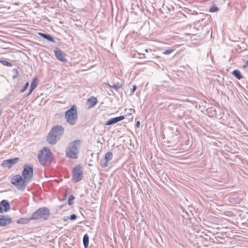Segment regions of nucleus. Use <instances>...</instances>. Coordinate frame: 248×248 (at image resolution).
<instances>
[{
    "label": "nucleus",
    "mask_w": 248,
    "mask_h": 248,
    "mask_svg": "<svg viewBox=\"0 0 248 248\" xmlns=\"http://www.w3.org/2000/svg\"><path fill=\"white\" fill-rule=\"evenodd\" d=\"M11 183L15 186L18 189L24 191L28 182L20 175L14 176L11 181Z\"/></svg>",
    "instance_id": "nucleus-5"
},
{
    "label": "nucleus",
    "mask_w": 248,
    "mask_h": 248,
    "mask_svg": "<svg viewBox=\"0 0 248 248\" xmlns=\"http://www.w3.org/2000/svg\"><path fill=\"white\" fill-rule=\"evenodd\" d=\"M29 85V82H27V83H26L25 84V85H24V87H23V89H21V90L20 92H21V93H23V92H24L27 90V89L28 88Z\"/></svg>",
    "instance_id": "nucleus-29"
},
{
    "label": "nucleus",
    "mask_w": 248,
    "mask_h": 248,
    "mask_svg": "<svg viewBox=\"0 0 248 248\" xmlns=\"http://www.w3.org/2000/svg\"><path fill=\"white\" fill-rule=\"evenodd\" d=\"M218 10V8L217 6L214 5L210 7V12H217Z\"/></svg>",
    "instance_id": "nucleus-28"
},
{
    "label": "nucleus",
    "mask_w": 248,
    "mask_h": 248,
    "mask_svg": "<svg viewBox=\"0 0 248 248\" xmlns=\"http://www.w3.org/2000/svg\"><path fill=\"white\" fill-rule=\"evenodd\" d=\"M174 50H175V49H173V48L169 49H167V50H165V51H164L163 52V53L164 54H166V55H169V54H170V53H172L173 52H174Z\"/></svg>",
    "instance_id": "nucleus-26"
},
{
    "label": "nucleus",
    "mask_w": 248,
    "mask_h": 248,
    "mask_svg": "<svg viewBox=\"0 0 248 248\" xmlns=\"http://www.w3.org/2000/svg\"><path fill=\"white\" fill-rule=\"evenodd\" d=\"M80 147V141L79 140L70 142L66 149V154L67 156L71 158H77Z\"/></svg>",
    "instance_id": "nucleus-1"
},
{
    "label": "nucleus",
    "mask_w": 248,
    "mask_h": 248,
    "mask_svg": "<svg viewBox=\"0 0 248 248\" xmlns=\"http://www.w3.org/2000/svg\"><path fill=\"white\" fill-rule=\"evenodd\" d=\"M109 86L111 87V88H112L115 90H118L120 88H121L122 87V84L121 83H117V84H113L112 86H110L109 85Z\"/></svg>",
    "instance_id": "nucleus-24"
},
{
    "label": "nucleus",
    "mask_w": 248,
    "mask_h": 248,
    "mask_svg": "<svg viewBox=\"0 0 248 248\" xmlns=\"http://www.w3.org/2000/svg\"><path fill=\"white\" fill-rule=\"evenodd\" d=\"M108 161L105 158L102 159L100 161V165L102 168H106L108 166Z\"/></svg>",
    "instance_id": "nucleus-21"
},
{
    "label": "nucleus",
    "mask_w": 248,
    "mask_h": 248,
    "mask_svg": "<svg viewBox=\"0 0 248 248\" xmlns=\"http://www.w3.org/2000/svg\"><path fill=\"white\" fill-rule=\"evenodd\" d=\"M29 219L21 218L18 219L17 221L18 223L25 224L29 222Z\"/></svg>",
    "instance_id": "nucleus-23"
},
{
    "label": "nucleus",
    "mask_w": 248,
    "mask_h": 248,
    "mask_svg": "<svg viewBox=\"0 0 248 248\" xmlns=\"http://www.w3.org/2000/svg\"><path fill=\"white\" fill-rule=\"evenodd\" d=\"M124 119V116H120L118 117H116L114 118H112L106 121L105 123V125H109L111 124H115L118 122H120Z\"/></svg>",
    "instance_id": "nucleus-13"
},
{
    "label": "nucleus",
    "mask_w": 248,
    "mask_h": 248,
    "mask_svg": "<svg viewBox=\"0 0 248 248\" xmlns=\"http://www.w3.org/2000/svg\"><path fill=\"white\" fill-rule=\"evenodd\" d=\"M97 103V100L94 97H91L88 99L87 104L88 105V108H90L94 107Z\"/></svg>",
    "instance_id": "nucleus-15"
},
{
    "label": "nucleus",
    "mask_w": 248,
    "mask_h": 248,
    "mask_svg": "<svg viewBox=\"0 0 248 248\" xmlns=\"http://www.w3.org/2000/svg\"><path fill=\"white\" fill-rule=\"evenodd\" d=\"M0 63L8 67H12L13 65V63L3 60H0Z\"/></svg>",
    "instance_id": "nucleus-22"
},
{
    "label": "nucleus",
    "mask_w": 248,
    "mask_h": 248,
    "mask_svg": "<svg viewBox=\"0 0 248 248\" xmlns=\"http://www.w3.org/2000/svg\"><path fill=\"white\" fill-rule=\"evenodd\" d=\"M38 158L42 165L44 166L49 165L52 160L50 150L46 148H43L38 155Z\"/></svg>",
    "instance_id": "nucleus-2"
},
{
    "label": "nucleus",
    "mask_w": 248,
    "mask_h": 248,
    "mask_svg": "<svg viewBox=\"0 0 248 248\" xmlns=\"http://www.w3.org/2000/svg\"><path fill=\"white\" fill-rule=\"evenodd\" d=\"M35 89L34 88H32L30 86V92L28 94V95H30L31 93L33 91V90H34Z\"/></svg>",
    "instance_id": "nucleus-32"
},
{
    "label": "nucleus",
    "mask_w": 248,
    "mask_h": 248,
    "mask_svg": "<svg viewBox=\"0 0 248 248\" xmlns=\"http://www.w3.org/2000/svg\"><path fill=\"white\" fill-rule=\"evenodd\" d=\"M232 74L236 78H237V79H238L239 80L242 78V74H241V72H240V71L238 70H233L232 72Z\"/></svg>",
    "instance_id": "nucleus-18"
},
{
    "label": "nucleus",
    "mask_w": 248,
    "mask_h": 248,
    "mask_svg": "<svg viewBox=\"0 0 248 248\" xmlns=\"http://www.w3.org/2000/svg\"><path fill=\"white\" fill-rule=\"evenodd\" d=\"M55 57L60 61L65 62L67 61L66 58V54L63 52L60 48L56 47L54 50Z\"/></svg>",
    "instance_id": "nucleus-8"
},
{
    "label": "nucleus",
    "mask_w": 248,
    "mask_h": 248,
    "mask_svg": "<svg viewBox=\"0 0 248 248\" xmlns=\"http://www.w3.org/2000/svg\"><path fill=\"white\" fill-rule=\"evenodd\" d=\"M136 89H137L136 86H135V85L133 86V88H132V89L131 90V94H133V93L136 90Z\"/></svg>",
    "instance_id": "nucleus-31"
},
{
    "label": "nucleus",
    "mask_w": 248,
    "mask_h": 248,
    "mask_svg": "<svg viewBox=\"0 0 248 248\" xmlns=\"http://www.w3.org/2000/svg\"><path fill=\"white\" fill-rule=\"evenodd\" d=\"M83 171L80 165H77L73 170V181L77 183L82 180Z\"/></svg>",
    "instance_id": "nucleus-7"
},
{
    "label": "nucleus",
    "mask_w": 248,
    "mask_h": 248,
    "mask_svg": "<svg viewBox=\"0 0 248 248\" xmlns=\"http://www.w3.org/2000/svg\"><path fill=\"white\" fill-rule=\"evenodd\" d=\"M76 218H77V216H76V215H75L74 214H72L69 217V219L71 220H74L76 219Z\"/></svg>",
    "instance_id": "nucleus-30"
},
{
    "label": "nucleus",
    "mask_w": 248,
    "mask_h": 248,
    "mask_svg": "<svg viewBox=\"0 0 248 248\" xmlns=\"http://www.w3.org/2000/svg\"><path fill=\"white\" fill-rule=\"evenodd\" d=\"M33 174V167L28 165H25L22 172V178L25 180V181L29 183L31 180Z\"/></svg>",
    "instance_id": "nucleus-6"
},
{
    "label": "nucleus",
    "mask_w": 248,
    "mask_h": 248,
    "mask_svg": "<svg viewBox=\"0 0 248 248\" xmlns=\"http://www.w3.org/2000/svg\"><path fill=\"white\" fill-rule=\"evenodd\" d=\"M59 139H60L57 137V136L55 135V134L52 133L50 130L46 138L47 141L48 143L52 145L55 144Z\"/></svg>",
    "instance_id": "nucleus-12"
},
{
    "label": "nucleus",
    "mask_w": 248,
    "mask_h": 248,
    "mask_svg": "<svg viewBox=\"0 0 248 248\" xmlns=\"http://www.w3.org/2000/svg\"><path fill=\"white\" fill-rule=\"evenodd\" d=\"M38 82V78H35L32 81L30 86L32 88H33L35 89L37 86Z\"/></svg>",
    "instance_id": "nucleus-20"
},
{
    "label": "nucleus",
    "mask_w": 248,
    "mask_h": 248,
    "mask_svg": "<svg viewBox=\"0 0 248 248\" xmlns=\"http://www.w3.org/2000/svg\"><path fill=\"white\" fill-rule=\"evenodd\" d=\"M64 117L68 124L71 125L75 124L78 120V112L76 106L73 105L67 110L65 113Z\"/></svg>",
    "instance_id": "nucleus-3"
},
{
    "label": "nucleus",
    "mask_w": 248,
    "mask_h": 248,
    "mask_svg": "<svg viewBox=\"0 0 248 248\" xmlns=\"http://www.w3.org/2000/svg\"><path fill=\"white\" fill-rule=\"evenodd\" d=\"M38 35L42 37V38H43L50 42H53V43L55 42L53 37L51 35H50L48 34H46V33H44L43 32H39Z\"/></svg>",
    "instance_id": "nucleus-16"
},
{
    "label": "nucleus",
    "mask_w": 248,
    "mask_h": 248,
    "mask_svg": "<svg viewBox=\"0 0 248 248\" xmlns=\"http://www.w3.org/2000/svg\"><path fill=\"white\" fill-rule=\"evenodd\" d=\"M113 155L110 152H107L105 155V159L108 162L112 158Z\"/></svg>",
    "instance_id": "nucleus-19"
},
{
    "label": "nucleus",
    "mask_w": 248,
    "mask_h": 248,
    "mask_svg": "<svg viewBox=\"0 0 248 248\" xmlns=\"http://www.w3.org/2000/svg\"><path fill=\"white\" fill-rule=\"evenodd\" d=\"M64 130V128L62 125H59L53 126L50 130L52 133L57 136L59 139L63 134Z\"/></svg>",
    "instance_id": "nucleus-10"
},
{
    "label": "nucleus",
    "mask_w": 248,
    "mask_h": 248,
    "mask_svg": "<svg viewBox=\"0 0 248 248\" xmlns=\"http://www.w3.org/2000/svg\"><path fill=\"white\" fill-rule=\"evenodd\" d=\"M244 66V67H248V60L245 62Z\"/></svg>",
    "instance_id": "nucleus-35"
},
{
    "label": "nucleus",
    "mask_w": 248,
    "mask_h": 248,
    "mask_svg": "<svg viewBox=\"0 0 248 248\" xmlns=\"http://www.w3.org/2000/svg\"><path fill=\"white\" fill-rule=\"evenodd\" d=\"M75 199V198L73 195H71L69 196L68 200V203L69 205L73 204V201Z\"/></svg>",
    "instance_id": "nucleus-25"
},
{
    "label": "nucleus",
    "mask_w": 248,
    "mask_h": 248,
    "mask_svg": "<svg viewBox=\"0 0 248 248\" xmlns=\"http://www.w3.org/2000/svg\"><path fill=\"white\" fill-rule=\"evenodd\" d=\"M12 222V218L8 215L0 216V226H6Z\"/></svg>",
    "instance_id": "nucleus-11"
},
{
    "label": "nucleus",
    "mask_w": 248,
    "mask_h": 248,
    "mask_svg": "<svg viewBox=\"0 0 248 248\" xmlns=\"http://www.w3.org/2000/svg\"><path fill=\"white\" fill-rule=\"evenodd\" d=\"M19 160L18 157H15L12 159L3 160L1 164V166L4 168H10L16 164Z\"/></svg>",
    "instance_id": "nucleus-9"
},
{
    "label": "nucleus",
    "mask_w": 248,
    "mask_h": 248,
    "mask_svg": "<svg viewBox=\"0 0 248 248\" xmlns=\"http://www.w3.org/2000/svg\"><path fill=\"white\" fill-rule=\"evenodd\" d=\"M13 72H14L15 73L14 75L12 76V78L13 79H16L18 76V71L17 69L15 68L13 70Z\"/></svg>",
    "instance_id": "nucleus-27"
},
{
    "label": "nucleus",
    "mask_w": 248,
    "mask_h": 248,
    "mask_svg": "<svg viewBox=\"0 0 248 248\" xmlns=\"http://www.w3.org/2000/svg\"><path fill=\"white\" fill-rule=\"evenodd\" d=\"M140 125V121H137L136 122V127H139Z\"/></svg>",
    "instance_id": "nucleus-34"
},
{
    "label": "nucleus",
    "mask_w": 248,
    "mask_h": 248,
    "mask_svg": "<svg viewBox=\"0 0 248 248\" xmlns=\"http://www.w3.org/2000/svg\"><path fill=\"white\" fill-rule=\"evenodd\" d=\"M89 237L87 234H84L83 238V243L85 248H87L89 245Z\"/></svg>",
    "instance_id": "nucleus-17"
},
{
    "label": "nucleus",
    "mask_w": 248,
    "mask_h": 248,
    "mask_svg": "<svg viewBox=\"0 0 248 248\" xmlns=\"http://www.w3.org/2000/svg\"><path fill=\"white\" fill-rule=\"evenodd\" d=\"M50 215V211L47 207H41L32 214L31 219L36 220L40 218H42L46 220Z\"/></svg>",
    "instance_id": "nucleus-4"
},
{
    "label": "nucleus",
    "mask_w": 248,
    "mask_h": 248,
    "mask_svg": "<svg viewBox=\"0 0 248 248\" xmlns=\"http://www.w3.org/2000/svg\"><path fill=\"white\" fill-rule=\"evenodd\" d=\"M215 238H216V239H221V240H223V239H224V238H223L222 236H216V237H215Z\"/></svg>",
    "instance_id": "nucleus-33"
},
{
    "label": "nucleus",
    "mask_w": 248,
    "mask_h": 248,
    "mask_svg": "<svg viewBox=\"0 0 248 248\" xmlns=\"http://www.w3.org/2000/svg\"><path fill=\"white\" fill-rule=\"evenodd\" d=\"M2 207H3V210L5 212L8 211L10 209V204L9 202L5 200H3L0 202V213H2L3 212Z\"/></svg>",
    "instance_id": "nucleus-14"
},
{
    "label": "nucleus",
    "mask_w": 248,
    "mask_h": 248,
    "mask_svg": "<svg viewBox=\"0 0 248 248\" xmlns=\"http://www.w3.org/2000/svg\"><path fill=\"white\" fill-rule=\"evenodd\" d=\"M130 113H129V114H132V111H134V109H130Z\"/></svg>",
    "instance_id": "nucleus-36"
}]
</instances>
